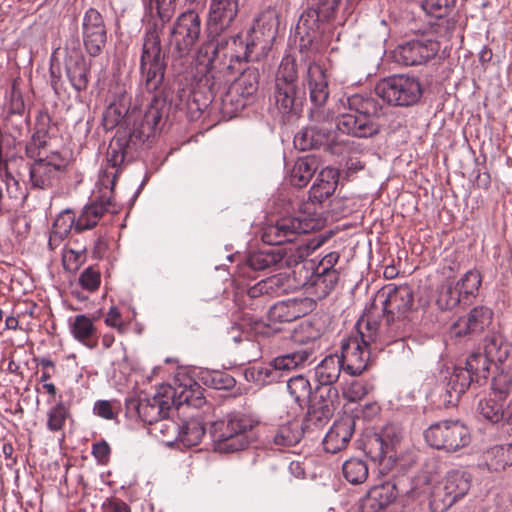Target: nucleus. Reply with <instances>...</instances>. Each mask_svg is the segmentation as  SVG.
Listing matches in <instances>:
<instances>
[{"mask_svg": "<svg viewBox=\"0 0 512 512\" xmlns=\"http://www.w3.org/2000/svg\"><path fill=\"white\" fill-rule=\"evenodd\" d=\"M297 258L293 255H288L287 252H282L280 249H269L252 253L248 257V265L253 270H264L272 267H281L283 262L285 265L290 266L298 263L303 257L304 253L299 249Z\"/></svg>", "mask_w": 512, "mask_h": 512, "instance_id": "obj_24", "label": "nucleus"}, {"mask_svg": "<svg viewBox=\"0 0 512 512\" xmlns=\"http://www.w3.org/2000/svg\"><path fill=\"white\" fill-rule=\"evenodd\" d=\"M484 354L494 362H502L508 356L501 335L493 333L485 338Z\"/></svg>", "mask_w": 512, "mask_h": 512, "instance_id": "obj_54", "label": "nucleus"}, {"mask_svg": "<svg viewBox=\"0 0 512 512\" xmlns=\"http://www.w3.org/2000/svg\"><path fill=\"white\" fill-rule=\"evenodd\" d=\"M439 48V43L433 39H416L397 46L393 56L402 65H421L432 59Z\"/></svg>", "mask_w": 512, "mask_h": 512, "instance_id": "obj_16", "label": "nucleus"}, {"mask_svg": "<svg viewBox=\"0 0 512 512\" xmlns=\"http://www.w3.org/2000/svg\"><path fill=\"white\" fill-rule=\"evenodd\" d=\"M277 223L286 242H292L297 235L310 233L321 226L319 219L312 216L307 217L304 214L284 217Z\"/></svg>", "mask_w": 512, "mask_h": 512, "instance_id": "obj_27", "label": "nucleus"}, {"mask_svg": "<svg viewBox=\"0 0 512 512\" xmlns=\"http://www.w3.org/2000/svg\"><path fill=\"white\" fill-rule=\"evenodd\" d=\"M342 370L343 366L338 354H330L315 367V380L320 386H333L339 379Z\"/></svg>", "mask_w": 512, "mask_h": 512, "instance_id": "obj_34", "label": "nucleus"}, {"mask_svg": "<svg viewBox=\"0 0 512 512\" xmlns=\"http://www.w3.org/2000/svg\"><path fill=\"white\" fill-rule=\"evenodd\" d=\"M303 436V431L297 421L287 422L279 426L272 435V443L278 447L286 448L299 443Z\"/></svg>", "mask_w": 512, "mask_h": 512, "instance_id": "obj_37", "label": "nucleus"}, {"mask_svg": "<svg viewBox=\"0 0 512 512\" xmlns=\"http://www.w3.org/2000/svg\"><path fill=\"white\" fill-rule=\"evenodd\" d=\"M179 426V424H176L173 420L166 417L154 424L153 431L159 432L166 442L171 443L177 441Z\"/></svg>", "mask_w": 512, "mask_h": 512, "instance_id": "obj_60", "label": "nucleus"}, {"mask_svg": "<svg viewBox=\"0 0 512 512\" xmlns=\"http://www.w3.org/2000/svg\"><path fill=\"white\" fill-rule=\"evenodd\" d=\"M201 21L194 11L182 13L176 19L171 30V46L174 67L180 71L190 63V52L199 39Z\"/></svg>", "mask_w": 512, "mask_h": 512, "instance_id": "obj_5", "label": "nucleus"}, {"mask_svg": "<svg viewBox=\"0 0 512 512\" xmlns=\"http://www.w3.org/2000/svg\"><path fill=\"white\" fill-rule=\"evenodd\" d=\"M125 144L120 139H113L107 150V167L100 173L98 185L113 190L118 174V167L125 160Z\"/></svg>", "mask_w": 512, "mask_h": 512, "instance_id": "obj_23", "label": "nucleus"}, {"mask_svg": "<svg viewBox=\"0 0 512 512\" xmlns=\"http://www.w3.org/2000/svg\"><path fill=\"white\" fill-rule=\"evenodd\" d=\"M344 478L353 485L364 483L368 478V465L366 461L359 458H350L342 465Z\"/></svg>", "mask_w": 512, "mask_h": 512, "instance_id": "obj_45", "label": "nucleus"}, {"mask_svg": "<svg viewBox=\"0 0 512 512\" xmlns=\"http://www.w3.org/2000/svg\"><path fill=\"white\" fill-rule=\"evenodd\" d=\"M455 0H423L422 8L434 18L445 17L454 6Z\"/></svg>", "mask_w": 512, "mask_h": 512, "instance_id": "obj_57", "label": "nucleus"}, {"mask_svg": "<svg viewBox=\"0 0 512 512\" xmlns=\"http://www.w3.org/2000/svg\"><path fill=\"white\" fill-rule=\"evenodd\" d=\"M268 296H279L290 289V278L284 274H277L264 279Z\"/></svg>", "mask_w": 512, "mask_h": 512, "instance_id": "obj_59", "label": "nucleus"}, {"mask_svg": "<svg viewBox=\"0 0 512 512\" xmlns=\"http://www.w3.org/2000/svg\"><path fill=\"white\" fill-rule=\"evenodd\" d=\"M252 427V420L239 412L229 413L215 421L211 429L215 450L233 453L246 448L250 443L247 433Z\"/></svg>", "mask_w": 512, "mask_h": 512, "instance_id": "obj_4", "label": "nucleus"}, {"mask_svg": "<svg viewBox=\"0 0 512 512\" xmlns=\"http://www.w3.org/2000/svg\"><path fill=\"white\" fill-rule=\"evenodd\" d=\"M353 435V421L342 419L330 428L323 439L325 451L337 453L344 449Z\"/></svg>", "mask_w": 512, "mask_h": 512, "instance_id": "obj_28", "label": "nucleus"}, {"mask_svg": "<svg viewBox=\"0 0 512 512\" xmlns=\"http://www.w3.org/2000/svg\"><path fill=\"white\" fill-rule=\"evenodd\" d=\"M262 241L269 245H281L285 243V238L279 230L278 223L268 225L264 228L262 233Z\"/></svg>", "mask_w": 512, "mask_h": 512, "instance_id": "obj_64", "label": "nucleus"}, {"mask_svg": "<svg viewBox=\"0 0 512 512\" xmlns=\"http://www.w3.org/2000/svg\"><path fill=\"white\" fill-rule=\"evenodd\" d=\"M205 432L206 429L203 422L199 419L192 418L179 426L177 441L187 447L195 446L200 443Z\"/></svg>", "mask_w": 512, "mask_h": 512, "instance_id": "obj_41", "label": "nucleus"}, {"mask_svg": "<svg viewBox=\"0 0 512 512\" xmlns=\"http://www.w3.org/2000/svg\"><path fill=\"white\" fill-rule=\"evenodd\" d=\"M70 417V408L63 401H58L47 412V428L51 432L63 430L66 420Z\"/></svg>", "mask_w": 512, "mask_h": 512, "instance_id": "obj_49", "label": "nucleus"}, {"mask_svg": "<svg viewBox=\"0 0 512 512\" xmlns=\"http://www.w3.org/2000/svg\"><path fill=\"white\" fill-rule=\"evenodd\" d=\"M427 444L438 450L457 452L471 442V434L460 421H441L430 425L424 432Z\"/></svg>", "mask_w": 512, "mask_h": 512, "instance_id": "obj_9", "label": "nucleus"}, {"mask_svg": "<svg viewBox=\"0 0 512 512\" xmlns=\"http://www.w3.org/2000/svg\"><path fill=\"white\" fill-rule=\"evenodd\" d=\"M317 396L311 398L308 408V422L322 424L326 422L335 410V403L338 399V390L334 386L318 387Z\"/></svg>", "mask_w": 512, "mask_h": 512, "instance_id": "obj_20", "label": "nucleus"}, {"mask_svg": "<svg viewBox=\"0 0 512 512\" xmlns=\"http://www.w3.org/2000/svg\"><path fill=\"white\" fill-rule=\"evenodd\" d=\"M493 311L487 306H476L465 316L459 317L449 328L451 338L473 337L490 327Z\"/></svg>", "mask_w": 512, "mask_h": 512, "instance_id": "obj_14", "label": "nucleus"}, {"mask_svg": "<svg viewBox=\"0 0 512 512\" xmlns=\"http://www.w3.org/2000/svg\"><path fill=\"white\" fill-rule=\"evenodd\" d=\"M375 93L390 105L407 107L419 101L422 88L417 78L402 74L380 80Z\"/></svg>", "mask_w": 512, "mask_h": 512, "instance_id": "obj_8", "label": "nucleus"}, {"mask_svg": "<svg viewBox=\"0 0 512 512\" xmlns=\"http://www.w3.org/2000/svg\"><path fill=\"white\" fill-rule=\"evenodd\" d=\"M228 84L225 85L217 93H212L209 89V93L211 96L210 101H215L217 96H219V100L221 102V111L225 116L232 117L238 111L242 110L246 106V100L244 97H241L239 94H236L233 88L226 90Z\"/></svg>", "mask_w": 512, "mask_h": 512, "instance_id": "obj_38", "label": "nucleus"}, {"mask_svg": "<svg viewBox=\"0 0 512 512\" xmlns=\"http://www.w3.org/2000/svg\"><path fill=\"white\" fill-rule=\"evenodd\" d=\"M70 331L74 338L89 348L97 345V329L93 319L84 314L76 315L70 324Z\"/></svg>", "mask_w": 512, "mask_h": 512, "instance_id": "obj_35", "label": "nucleus"}, {"mask_svg": "<svg viewBox=\"0 0 512 512\" xmlns=\"http://www.w3.org/2000/svg\"><path fill=\"white\" fill-rule=\"evenodd\" d=\"M143 4L149 13V19L142 36L139 68L146 90L155 94L139 125L141 133L149 137L160 129V124L168 113L167 100L162 90L167 63L161 35L164 25L174 15L176 0H143Z\"/></svg>", "mask_w": 512, "mask_h": 512, "instance_id": "obj_1", "label": "nucleus"}, {"mask_svg": "<svg viewBox=\"0 0 512 512\" xmlns=\"http://www.w3.org/2000/svg\"><path fill=\"white\" fill-rule=\"evenodd\" d=\"M317 169L316 160L312 157L298 159L291 172L290 182L293 186L302 188L308 184Z\"/></svg>", "mask_w": 512, "mask_h": 512, "instance_id": "obj_39", "label": "nucleus"}, {"mask_svg": "<svg viewBox=\"0 0 512 512\" xmlns=\"http://www.w3.org/2000/svg\"><path fill=\"white\" fill-rule=\"evenodd\" d=\"M245 377L247 380L253 381L258 385H267L281 380L280 372L274 367L272 361L247 369Z\"/></svg>", "mask_w": 512, "mask_h": 512, "instance_id": "obj_46", "label": "nucleus"}, {"mask_svg": "<svg viewBox=\"0 0 512 512\" xmlns=\"http://www.w3.org/2000/svg\"><path fill=\"white\" fill-rule=\"evenodd\" d=\"M397 498L396 486L385 482L370 488L358 502L359 512H381Z\"/></svg>", "mask_w": 512, "mask_h": 512, "instance_id": "obj_22", "label": "nucleus"}, {"mask_svg": "<svg viewBox=\"0 0 512 512\" xmlns=\"http://www.w3.org/2000/svg\"><path fill=\"white\" fill-rule=\"evenodd\" d=\"M240 0H210L208 27L220 33L228 29L239 12Z\"/></svg>", "mask_w": 512, "mask_h": 512, "instance_id": "obj_21", "label": "nucleus"}, {"mask_svg": "<svg viewBox=\"0 0 512 512\" xmlns=\"http://www.w3.org/2000/svg\"><path fill=\"white\" fill-rule=\"evenodd\" d=\"M120 412V403L116 400H98L94 403L93 413L105 420H114Z\"/></svg>", "mask_w": 512, "mask_h": 512, "instance_id": "obj_58", "label": "nucleus"}, {"mask_svg": "<svg viewBox=\"0 0 512 512\" xmlns=\"http://www.w3.org/2000/svg\"><path fill=\"white\" fill-rule=\"evenodd\" d=\"M260 73L257 68L248 67L236 79L232 87L236 94L241 97L248 98L254 95L259 86Z\"/></svg>", "mask_w": 512, "mask_h": 512, "instance_id": "obj_43", "label": "nucleus"}, {"mask_svg": "<svg viewBox=\"0 0 512 512\" xmlns=\"http://www.w3.org/2000/svg\"><path fill=\"white\" fill-rule=\"evenodd\" d=\"M86 261L85 249L65 247L62 253V263L67 271H77Z\"/></svg>", "mask_w": 512, "mask_h": 512, "instance_id": "obj_56", "label": "nucleus"}, {"mask_svg": "<svg viewBox=\"0 0 512 512\" xmlns=\"http://www.w3.org/2000/svg\"><path fill=\"white\" fill-rule=\"evenodd\" d=\"M287 390L294 401L300 406L308 405L311 401L312 387L309 380L303 375L289 378Z\"/></svg>", "mask_w": 512, "mask_h": 512, "instance_id": "obj_42", "label": "nucleus"}, {"mask_svg": "<svg viewBox=\"0 0 512 512\" xmlns=\"http://www.w3.org/2000/svg\"><path fill=\"white\" fill-rule=\"evenodd\" d=\"M175 392L171 387H166L163 393L155 394L151 398L132 401L130 405L136 409L139 418L149 425L156 424L159 420L169 417L174 405Z\"/></svg>", "mask_w": 512, "mask_h": 512, "instance_id": "obj_13", "label": "nucleus"}, {"mask_svg": "<svg viewBox=\"0 0 512 512\" xmlns=\"http://www.w3.org/2000/svg\"><path fill=\"white\" fill-rule=\"evenodd\" d=\"M76 217L70 210L61 212L55 219L52 229L57 231L58 234L66 235L70 233L71 229H75Z\"/></svg>", "mask_w": 512, "mask_h": 512, "instance_id": "obj_62", "label": "nucleus"}, {"mask_svg": "<svg viewBox=\"0 0 512 512\" xmlns=\"http://www.w3.org/2000/svg\"><path fill=\"white\" fill-rule=\"evenodd\" d=\"M368 393V389L361 381L354 380L343 390V397L348 402H357L362 400Z\"/></svg>", "mask_w": 512, "mask_h": 512, "instance_id": "obj_63", "label": "nucleus"}, {"mask_svg": "<svg viewBox=\"0 0 512 512\" xmlns=\"http://www.w3.org/2000/svg\"><path fill=\"white\" fill-rule=\"evenodd\" d=\"M304 301L301 299H289L274 304L268 311V319L271 323L292 322L305 314Z\"/></svg>", "mask_w": 512, "mask_h": 512, "instance_id": "obj_33", "label": "nucleus"}, {"mask_svg": "<svg viewBox=\"0 0 512 512\" xmlns=\"http://www.w3.org/2000/svg\"><path fill=\"white\" fill-rule=\"evenodd\" d=\"M100 283V271L94 267L86 268L79 277V284L83 289H86L89 292L96 291L99 288Z\"/></svg>", "mask_w": 512, "mask_h": 512, "instance_id": "obj_61", "label": "nucleus"}, {"mask_svg": "<svg viewBox=\"0 0 512 512\" xmlns=\"http://www.w3.org/2000/svg\"><path fill=\"white\" fill-rule=\"evenodd\" d=\"M279 26V16L275 9L267 8L255 19L249 34L258 44L262 53L268 54L276 38Z\"/></svg>", "mask_w": 512, "mask_h": 512, "instance_id": "obj_17", "label": "nucleus"}, {"mask_svg": "<svg viewBox=\"0 0 512 512\" xmlns=\"http://www.w3.org/2000/svg\"><path fill=\"white\" fill-rule=\"evenodd\" d=\"M486 461L494 471L504 470L512 465V444L496 445L486 452Z\"/></svg>", "mask_w": 512, "mask_h": 512, "instance_id": "obj_44", "label": "nucleus"}, {"mask_svg": "<svg viewBox=\"0 0 512 512\" xmlns=\"http://www.w3.org/2000/svg\"><path fill=\"white\" fill-rule=\"evenodd\" d=\"M338 180L339 174L337 170L331 167L322 169L310 188L309 199L312 202H323L335 192Z\"/></svg>", "mask_w": 512, "mask_h": 512, "instance_id": "obj_30", "label": "nucleus"}, {"mask_svg": "<svg viewBox=\"0 0 512 512\" xmlns=\"http://www.w3.org/2000/svg\"><path fill=\"white\" fill-rule=\"evenodd\" d=\"M374 342V332L364 333L360 328V337H350L341 345L338 355L343 371L351 376L360 375L368 366L370 359L369 346Z\"/></svg>", "mask_w": 512, "mask_h": 512, "instance_id": "obj_11", "label": "nucleus"}, {"mask_svg": "<svg viewBox=\"0 0 512 512\" xmlns=\"http://www.w3.org/2000/svg\"><path fill=\"white\" fill-rule=\"evenodd\" d=\"M492 389L495 396L505 399L512 389L511 368L502 369L492 381Z\"/></svg>", "mask_w": 512, "mask_h": 512, "instance_id": "obj_55", "label": "nucleus"}, {"mask_svg": "<svg viewBox=\"0 0 512 512\" xmlns=\"http://www.w3.org/2000/svg\"><path fill=\"white\" fill-rule=\"evenodd\" d=\"M473 381V376H471L467 370L460 367L455 368L446 383L443 402L446 405H456L461 395L468 389Z\"/></svg>", "mask_w": 512, "mask_h": 512, "instance_id": "obj_31", "label": "nucleus"}, {"mask_svg": "<svg viewBox=\"0 0 512 512\" xmlns=\"http://www.w3.org/2000/svg\"><path fill=\"white\" fill-rule=\"evenodd\" d=\"M82 38L86 52L96 57L100 55L107 42V29L99 11L88 9L83 17Z\"/></svg>", "mask_w": 512, "mask_h": 512, "instance_id": "obj_15", "label": "nucleus"}, {"mask_svg": "<svg viewBox=\"0 0 512 512\" xmlns=\"http://www.w3.org/2000/svg\"><path fill=\"white\" fill-rule=\"evenodd\" d=\"M462 301H465V299H463L457 286L449 282L441 286L436 303L440 309L450 310Z\"/></svg>", "mask_w": 512, "mask_h": 512, "instance_id": "obj_51", "label": "nucleus"}, {"mask_svg": "<svg viewBox=\"0 0 512 512\" xmlns=\"http://www.w3.org/2000/svg\"><path fill=\"white\" fill-rule=\"evenodd\" d=\"M477 411L484 420L499 423L505 418L504 399L498 396L481 399Z\"/></svg>", "mask_w": 512, "mask_h": 512, "instance_id": "obj_40", "label": "nucleus"}, {"mask_svg": "<svg viewBox=\"0 0 512 512\" xmlns=\"http://www.w3.org/2000/svg\"><path fill=\"white\" fill-rule=\"evenodd\" d=\"M470 487L471 477L468 473L460 470L449 471L431 492V509L434 512L447 511L467 495Z\"/></svg>", "mask_w": 512, "mask_h": 512, "instance_id": "obj_10", "label": "nucleus"}, {"mask_svg": "<svg viewBox=\"0 0 512 512\" xmlns=\"http://www.w3.org/2000/svg\"><path fill=\"white\" fill-rule=\"evenodd\" d=\"M348 111L336 118V128L359 138L372 137L379 133L378 118L381 106L370 94H353L347 97Z\"/></svg>", "mask_w": 512, "mask_h": 512, "instance_id": "obj_3", "label": "nucleus"}, {"mask_svg": "<svg viewBox=\"0 0 512 512\" xmlns=\"http://www.w3.org/2000/svg\"><path fill=\"white\" fill-rule=\"evenodd\" d=\"M399 441V431L393 425H387L379 433L368 438L365 448L374 461L381 463L385 459L394 458L393 450Z\"/></svg>", "mask_w": 512, "mask_h": 512, "instance_id": "obj_19", "label": "nucleus"}, {"mask_svg": "<svg viewBox=\"0 0 512 512\" xmlns=\"http://www.w3.org/2000/svg\"><path fill=\"white\" fill-rule=\"evenodd\" d=\"M130 104L131 97L125 91L119 92L103 114L104 128L112 130L123 121L128 124L134 115V110L130 111Z\"/></svg>", "mask_w": 512, "mask_h": 512, "instance_id": "obj_25", "label": "nucleus"}, {"mask_svg": "<svg viewBox=\"0 0 512 512\" xmlns=\"http://www.w3.org/2000/svg\"><path fill=\"white\" fill-rule=\"evenodd\" d=\"M339 279L337 270L321 271L314 275L312 285L318 298L326 297L336 286Z\"/></svg>", "mask_w": 512, "mask_h": 512, "instance_id": "obj_48", "label": "nucleus"}, {"mask_svg": "<svg viewBox=\"0 0 512 512\" xmlns=\"http://www.w3.org/2000/svg\"><path fill=\"white\" fill-rule=\"evenodd\" d=\"M68 161L59 152H51L40 157L30 166L29 175L32 188L45 190L53 187L65 171Z\"/></svg>", "mask_w": 512, "mask_h": 512, "instance_id": "obj_12", "label": "nucleus"}, {"mask_svg": "<svg viewBox=\"0 0 512 512\" xmlns=\"http://www.w3.org/2000/svg\"><path fill=\"white\" fill-rule=\"evenodd\" d=\"M274 99L283 116L296 115L301 110L303 97L297 85H275Z\"/></svg>", "mask_w": 512, "mask_h": 512, "instance_id": "obj_29", "label": "nucleus"}, {"mask_svg": "<svg viewBox=\"0 0 512 512\" xmlns=\"http://www.w3.org/2000/svg\"><path fill=\"white\" fill-rule=\"evenodd\" d=\"M296 59L291 55L282 58L279 65L275 85H297Z\"/></svg>", "mask_w": 512, "mask_h": 512, "instance_id": "obj_50", "label": "nucleus"}, {"mask_svg": "<svg viewBox=\"0 0 512 512\" xmlns=\"http://www.w3.org/2000/svg\"><path fill=\"white\" fill-rule=\"evenodd\" d=\"M334 139L331 127L311 124L297 133L294 137V145L299 150L320 148L329 145Z\"/></svg>", "mask_w": 512, "mask_h": 512, "instance_id": "obj_26", "label": "nucleus"}, {"mask_svg": "<svg viewBox=\"0 0 512 512\" xmlns=\"http://www.w3.org/2000/svg\"><path fill=\"white\" fill-rule=\"evenodd\" d=\"M307 86L310 92V100L314 107L310 111V120L313 125L334 128V114L325 108L329 97L328 80L325 70L317 63H310L306 73Z\"/></svg>", "mask_w": 512, "mask_h": 512, "instance_id": "obj_7", "label": "nucleus"}, {"mask_svg": "<svg viewBox=\"0 0 512 512\" xmlns=\"http://www.w3.org/2000/svg\"><path fill=\"white\" fill-rule=\"evenodd\" d=\"M99 191L100 195L90 204L84 206L80 215L76 218V232L92 229L105 213L110 212L113 190L99 186Z\"/></svg>", "mask_w": 512, "mask_h": 512, "instance_id": "obj_18", "label": "nucleus"}, {"mask_svg": "<svg viewBox=\"0 0 512 512\" xmlns=\"http://www.w3.org/2000/svg\"><path fill=\"white\" fill-rule=\"evenodd\" d=\"M202 382L213 389L222 390L230 389L234 386V378L229 374L214 370V371H203L201 373Z\"/></svg>", "mask_w": 512, "mask_h": 512, "instance_id": "obj_53", "label": "nucleus"}, {"mask_svg": "<svg viewBox=\"0 0 512 512\" xmlns=\"http://www.w3.org/2000/svg\"><path fill=\"white\" fill-rule=\"evenodd\" d=\"M314 360V351L311 348L300 349L291 353L275 357L272 362L274 367L280 372L282 378L285 372L304 368Z\"/></svg>", "mask_w": 512, "mask_h": 512, "instance_id": "obj_32", "label": "nucleus"}, {"mask_svg": "<svg viewBox=\"0 0 512 512\" xmlns=\"http://www.w3.org/2000/svg\"><path fill=\"white\" fill-rule=\"evenodd\" d=\"M493 361L482 353H472L466 360V367L463 368L467 370L471 376H473V380L479 382L480 380L487 379L489 375V367L490 363Z\"/></svg>", "mask_w": 512, "mask_h": 512, "instance_id": "obj_47", "label": "nucleus"}, {"mask_svg": "<svg viewBox=\"0 0 512 512\" xmlns=\"http://www.w3.org/2000/svg\"><path fill=\"white\" fill-rule=\"evenodd\" d=\"M482 282L481 273L478 270L467 271L456 283L458 290L460 291L465 301L470 296H475Z\"/></svg>", "mask_w": 512, "mask_h": 512, "instance_id": "obj_52", "label": "nucleus"}, {"mask_svg": "<svg viewBox=\"0 0 512 512\" xmlns=\"http://www.w3.org/2000/svg\"><path fill=\"white\" fill-rule=\"evenodd\" d=\"M66 73L72 87L80 92L84 91L89 83V67L83 56L70 58L66 63Z\"/></svg>", "mask_w": 512, "mask_h": 512, "instance_id": "obj_36", "label": "nucleus"}, {"mask_svg": "<svg viewBox=\"0 0 512 512\" xmlns=\"http://www.w3.org/2000/svg\"><path fill=\"white\" fill-rule=\"evenodd\" d=\"M249 34L243 40L239 35L211 40L198 52V62L205 66L201 82L212 93L219 92L233 77L234 62L259 61L266 57Z\"/></svg>", "mask_w": 512, "mask_h": 512, "instance_id": "obj_2", "label": "nucleus"}, {"mask_svg": "<svg viewBox=\"0 0 512 512\" xmlns=\"http://www.w3.org/2000/svg\"><path fill=\"white\" fill-rule=\"evenodd\" d=\"M414 296L409 285L388 286L383 310L386 324L392 336L398 337L405 333L409 324Z\"/></svg>", "mask_w": 512, "mask_h": 512, "instance_id": "obj_6", "label": "nucleus"}]
</instances>
